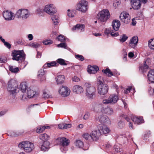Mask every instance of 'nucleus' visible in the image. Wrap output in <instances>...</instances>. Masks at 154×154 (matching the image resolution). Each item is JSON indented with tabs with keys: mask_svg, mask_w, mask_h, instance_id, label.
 I'll list each match as a JSON object with an SVG mask.
<instances>
[{
	"mask_svg": "<svg viewBox=\"0 0 154 154\" xmlns=\"http://www.w3.org/2000/svg\"><path fill=\"white\" fill-rule=\"evenodd\" d=\"M7 89L10 95L14 97L19 91L17 82L14 80L11 79L8 82Z\"/></svg>",
	"mask_w": 154,
	"mask_h": 154,
	"instance_id": "f257e3e1",
	"label": "nucleus"
},
{
	"mask_svg": "<svg viewBox=\"0 0 154 154\" xmlns=\"http://www.w3.org/2000/svg\"><path fill=\"white\" fill-rule=\"evenodd\" d=\"M11 55L12 59L14 60L24 61L25 59V54L23 50H14L12 51Z\"/></svg>",
	"mask_w": 154,
	"mask_h": 154,
	"instance_id": "f03ea898",
	"label": "nucleus"
},
{
	"mask_svg": "<svg viewBox=\"0 0 154 154\" xmlns=\"http://www.w3.org/2000/svg\"><path fill=\"white\" fill-rule=\"evenodd\" d=\"M15 15L17 18L25 20L29 17L30 13L27 9H20L17 11Z\"/></svg>",
	"mask_w": 154,
	"mask_h": 154,
	"instance_id": "7ed1b4c3",
	"label": "nucleus"
},
{
	"mask_svg": "<svg viewBox=\"0 0 154 154\" xmlns=\"http://www.w3.org/2000/svg\"><path fill=\"white\" fill-rule=\"evenodd\" d=\"M18 147L27 152H31L34 147L33 143L29 141H23L20 142L19 144Z\"/></svg>",
	"mask_w": 154,
	"mask_h": 154,
	"instance_id": "20e7f679",
	"label": "nucleus"
},
{
	"mask_svg": "<svg viewBox=\"0 0 154 154\" xmlns=\"http://www.w3.org/2000/svg\"><path fill=\"white\" fill-rule=\"evenodd\" d=\"M84 86L85 88L86 96L89 98H92L95 94V88L88 82L85 83Z\"/></svg>",
	"mask_w": 154,
	"mask_h": 154,
	"instance_id": "39448f33",
	"label": "nucleus"
},
{
	"mask_svg": "<svg viewBox=\"0 0 154 154\" xmlns=\"http://www.w3.org/2000/svg\"><path fill=\"white\" fill-rule=\"evenodd\" d=\"M110 14L107 9H104L100 11L98 13L97 18L101 22H105L110 17Z\"/></svg>",
	"mask_w": 154,
	"mask_h": 154,
	"instance_id": "423d86ee",
	"label": "nucleus"
},
{
	"mask_svg": "<svg viewBox=\"0 0 154 154\" xmlns=\"http://www.w3.org/2000/svg\"><path fill=\"white\" fill-rule=\"evenodd\" d=\"M88 8V3L85 0H81L77 4L76 9L82 13L86 12Z\"/></svg>",
	"mask_w": 154,
	"mask_h": 154,
	"instance_id": "0eeeda50",
	"label": "nucleus"
},
{
	"mask_svg": "<svg viewBox=\"0 0 154 154\" xmlns=\"http://www.w3.org/2000/svg\"><path fill=\"white\" fill-rule=\"evenodd\" d=\"M101 77L97 78L99 85L98 88V92L100 95H104L106 94L108 91V87L106 84H103L102 81L100 80Z\"/></svg>",
	"mask_w": 154,
	"mask_h": 154,
	"instance_id": "6e6552de",
	"label": "nucleus"
},
{
	"mask_svg": "<svg viewBox=\"0 0 154 154\" xmlns=\"http://www.w3.org/2000/svg\"><path fill=\"white\" fill-rule=\"evenodd\" d=\"M119 100L118 96L113 94L110 95L109 98L103 100L102 103L105 104H114L117 103Z\"/></svg>",
	"mask_w": 154,
	"mask_h": 154,
	"instance_id": "1a4fd4ad",
	"label": "nucleus"
},
{
	"mask_svg": "<svg viewBox=\"0 0 154 154\" xmlns=\"http://www.w3.org/2000/svg\"><path fill=\"white\" fill-rule=\"evenodd\" d=\"M58 140L60 141V145L61 146L60 149L61 151L63 152H65L67 150L66 147L69 144V141L65 137L59 138Z\"/></svg>",
	"mask_w": 154,
	"mask_h": 154,
	"instance_id": "9d476101",
	"label": "nucleus"
},
{
	"mask_svg": "<svg viewBox=\"0 0 154 154\" xmlns=\"http://www.w3.org/2000/svg\"><path fill=\"white\" fill-rule=\"evenodd\" d=\"M44 11L49 14L52 15L57 12V10L53 4L46 5L44 8Z\"/></svg>",
	"mask_w": 154,
	"mask_h": 154,
	"instance_id": "9b49d317",
	"label": "nucleus"
},
{
	"mask_svg": "<svg viewBox=\"0 0 154 154\" xmlns=\"http://www.w3.org/2000/svg\"><path fill=\"white\" fill-rule=\"evenodd\" d=\"M120 18L121 21L125 23H128L130 22V16L126 12H122L120 14Z\"/></svg>",
	"mask_w": 154,
	"mask_h": 154,
	"instance_id": "f8f14e48",
	"label": "nucleus"
},
{
	"mask_svg": "<svg viewBox=\"0 0 154 154\" xmlns=\"http://www.w3.org/2000/svg\"><path fill=\"white\" fill-rule=\"evenodd\" d=\"M3 16L5 20H13L15 18L14 14L8 11H3Z\"/></svg>",
	"mask_w": 154,
	"mask_h": 154,
	"instance_id": "ddd939ff",
	"label": "nucleus"
},
{
	"mask_svg": "<svg viewBox=\"0 0 154 154\" xmlns=\"http://www.w3.org/2000/svg\"><path fill=\"white\" fill-rule=\"evenodd\" d=\"M59 91V93L63 97L67 96L70 92L69 89L66 86H62L60 88Z\"/></svg>",
	"mask_w": 154,
	"mask_h": 154,
	"instance_id": "4468645a",
	"label": "nucleus"
},
{
	"mask_svg": "<svg viewBox=\"0 0 154 154\" xmlns=\"http://www.w3.org/2000/svg\"><path fill=\"white\" fill-rule=\"evenodd\" d=\"M102 113L106 114L108 115H111L113 114L114 111L110 106H107L105 107H103L101 109Z\"/></svg>",
	"mask_w": 154,
	"mask_h": 154,
	"instance_id": "2eb2a0df",
	"label": "nucleus"
},
{
	"mask_svg": "<svg viewBox=\"0 0 154 154\" xmlns=\"http://www.w3.org/2000/svg\"><path fill=\"white\" fill-rule=\"evenodd\" d=\"M98 131L102 135L109 133L110 130L106 126L102 125L99 126Z\"/></svg>",
	"mask_w": 154,
	"mask_h": 154,
	"instance_id": "dca6fc26",
	"label": "nucleus"
},
{
	"mask_svg": "<svg viewBox=\"0 0 154 154\" xmlns=\"http://www.w3.org/2000/svg\"><path fill=\"white\" fill-rule=\"evenodd\" d=\"M138 38L137 36H133L130 40L129 45L130 47L134 48L137 45L138 43Z\"/></svg>",
	"mask_w": 154,
	"mask_h": 154,
	"instance_id": "f3484780",
	"label": "nucleus"
},
{
	"mask_svg": "<svg viewBox=\"0 0 154 154\" xmlns=\"http://www.w3.org/2000/svg\"><path fill=\"white\" fill-rule=\"evenodd\" d=\"M131 3L132 8L135 10L140 8L141 5L140 0H131Z\"/></svg>",
	"mask_w": 154,
	"mask_h": 154,
	"instance_id": "a211bd4d",
	"label": "nucleus"
},
{
	"mask_svg": "<svg viewBox=\"0 0 154 154\" xmlns=\"http://www.w3.org/2000/svg\"><path fill=\"white\" fill-rule=\"evenodd\" d=\"M93 110L95 112H101V109L103 107V104L100 103H94L92 104Z\"/></svg>",
	"mask_w": 154,
	"mask_h": 154,
	"instance_id": "6ab92c4d",
	"label": "nucleus"
},
{
	"mask_svg": "<svg viewBox=\"0 0 154 154\" xmlns=\"http://www.w3.org/2000/svg\"><path fill=\"white\" fill-rule=\"evenodd\" d=\"M98 119L101 123L106 124L109 122V119L106 115L102 114L98 117Z\"/></svg>",
	"mask_w": 154,
	"mask_h": 154,
	"instance_id": "aec40b11",
	"label": "nucleus"
},
{
	"mask_svg": "<svg viewBox=\"0 0 154 154\" xmlns=\"http://www.w3.org/2000/svg\"><path fill=\"white\" fill-rule=\"evenodd\" d=\"M101 135L100 131L95 130L92 131L91 137L93 140L96 141Z\"/></svg>",
	"mask_w": 154,
	"mask_h": 154,
	"instance_id": "412c9836",
	"label": "nucleus"
},
{
	"mask_svg": "<svg viewBox=\"0 0 154 154\" xmlns=\"http://www.w3.org/2000/svg\"><path fill=\"white\" fill-rule=\"evenodd\" d=\"M98 70V67L96 66H88L87 68L88 72L90 74H95Z\"/></svg>",
	"mask_w": 154,
	"mask_h": 154,
	"instance_id": "4be33fe9",
	"label": "nucleus"
},
{
	"mask_svg": "<svg viewBox=\"0 0 154 154\" xmlns=\"http://www.w3.org/2000/svg\"><path fill=\"white\" fill-rule=\"evenodd\" d=\"M132 120L134 123H136L137 124H140L144 122L143 118L142 117H136L134 116L131 117Z\"/></svg>",
	"mask_w": 154,
	"mask_h": 154,
	"instance_id": "5701e85b",
	"label": "nucleus"
},
{
	"mask_svg": "<svg viewBox=\"0 0 154 154\" xmlns=\"http://www.w3.org/2000/svg\"><path fill=\"white\" fill-rule=\"evenodd\" d=\"M73 91L77 94H81L84 91L83 88L82 87L79 85H76L73 87Z\"/></svg>",
	"mask_w": 154,
	"mask_h": 154,
	"instance_id": "b1692460",
	"label": "nucleus"
},
{
	"mask_svg": "<svg viewBox=\"0 0 154 154\" xmlns=\"http://www.w3.org/2000/svg\"><path fill=\"white\" fill-rule=\"evenodd\" d=\"M55 80L58 85L63 83L65 80V77L64 75H59L55 78Z\"/></svg>",
	"mask_w": 154,
	"mask_h": 154,
	"instance_id": "393cba45",
	"label": "nucleus"
},
{
	"mask_svg": "<svg viewBox=\"0 0 154 154\" xmlns=\"http://www.w3.org/2000/svg\"><path fill=\"white\" fill-rule=\"evenodd\" d=\"M112 25L114 30L117 31L119 30L120 26V21L118 20H114L112 22Z\"/></svg>",
	"mask_w": 154,
	"mask_h": 154,
	"instance_id": "a878e982",
	"label": "nucleus"
},
{
	"mask_svg": "<svg viewBox=\"0 0 154 154\" xmlns=\"http://www.w3.org/2000/svg\"><path fill=\"white\" fill-rule=\"evenodd\" d=\"M149 60H146L145 61L143 65L140 67V70L141 71L143 72H145L147 71V70L149 69V64L148 63L149 62Z\"/></svg>",
	"mask_w": 154,
	"mask_h": 154,
	"instance_id": "bb28decb",
	"label": "nucleus"
},
{
	"mask_svg": "<svg viewBox=\"0 0 154 154\" xmlns=\"http://www.w3.org/2000/svg\"><path fill=\"white\" fill-rule=\"evenodd\" d=\"M147 76L149 80L151 82L154 83V69L149 71Z\"/></svg>",
	"mask_w": 154,
	"mask_h": 154,
	"instance_id": "cd10ccee",
	"label": "nucleus"
},
{
	"mask_svg": "<svg viewBox=\"0 0 154 154\" xmlns=\"http://www.w3.org/2000/svg\"><path fill=\"white\" fill-rule=\"evenodd\" d=\"M85 26L83 24H77L74 26L72 29L73 31L77 30L80 32L83 31L84 30Z\"/></svg>",
	"mask_w": 154,
	"mask_h": 154,
	"instance_id": "c85d7f7f",
	"label": "nucleus"
},
{
	"mask_svg": "<svg viewBox=\"0 0 154 154\" xmlns=\"http://www.w3.org/2000/svg\"><path fill=\"white\" fill-rule=\"evenodd\" d=\"M50 143L47 141L44 142L41 147L42 151H48L49 149Z\"/></svg>",
	"mask_w": 154,
	"mask_h": 154,
	"instance_id": "c756f323",
	"label": "nucleus"
},
{
	"mask_svg": "<svg viewBox=\"0 0 154 154\" xmlns=\"http://www.w3.org/2000/svg\"><path fill=\"white\" fill-rule=\"evenodd\" d=\"M38 78L40 79L41 81H43L45 79V77L44 75L46 72L44 70L42 69H41L38 71Z\"/></svg>",
	"mask_w": 154,
	"mask_h": 154,
	"instance_id": "7c9ffc66",
	"label": "nucleus"
},
{
	"mask_svg": "<svg viewBox=\"0 0 154 154\" xmlns=\"http://www.w3.org/2000/svg\"><path fill=\"white\" fill-rule=\"evenodd\" d=\"M36 94V92L31 89L30 88H28L27 91V97L29 98L33 97Z\"/></svg>",
	"mask_w": 154,
	"mask_h": 154,
	"instance_id": "2f4dec72",
	"label": "nucleus"
},
{
	"mask_svg": "<svg viewBox=\"0 0 154 154\" xmlns=\"http://www.w3.org/2000/svg\"><path fill=\"white\" fill-rule=\"evenodd\" d=\"M57 63L55 61H52L47 63L43 66L44 68H50L54 66H56Z\"/></svg>",
	"mask_w": 154,
	"mask_h": 154,
	"instance_id": "473e14b6",
	"label": "nucleus"
},
{
	"mask_svg": "<svg viewBox=\"0 0 154 154\" xmlns=\"http://www.w3.org/2000/svg\"><path fill=\"white\" fill-rule=\"evenodd\" d=\"M20 87L21 91L23 93H25L27 86L26 82H23L20 84Z\"/></svg>",
	"mask_w": 154,
	"mask_h": 154,
	"instance_id": "72a5a7b5",
	"label": "nucleus"
},
{
	"mask_svg": "<svg viewBox=\"0 0 154 154\" xmlns=\"http://www.w3.org/2000/svg\"><path fill=\"white\" fill-rule=\"evenodd\" d=\"M102 71L104 74L107 75L109 77H111L113 75V74L108 68H106L105 70L103 69Z\"/></svg>",
	"mask_w": 154,
	"mask_h": 154,
	"instance_id": "f704fd0d",
	"label": "nucleus"
},
{
	"mask_svg": "<svg viewBox=\"0 0 154 154\" xmlns=\"http://www.w3.org/2000/svg\"><path fill=\"white\" fill-rule=\"evenodd\" d=\"M148 44L150 48L154 50V38L150 39L148 41Z\"/></svg>",
	"mask_w": 154,
	"mask_h": 154,
	"instance_id": "c9c22d12",
	"label": "nucleus"
},
{
	"mask_svg": "<svg viewBox=\"0 0 154 154\" xmlns=\"http://www.w3.org/2000/svg\"><path fill=\"white\" fill-rule=\"evenodd\" d=\"M23 132L24 131H23L20 132L18 131L16 132L13 131H12L10 133V135L12 137H16L18 136L21 135L23 133Z\"/></svg>",
	"mask_w": 154,
	"mask_h": 154,
	"instance_id": "e433bc0d",
	"label": "nucleus"
},
{
	"mask_svg": "<svg viewBox=\"0 0 154 154\" xmlns=\"http://www.w3.org/2000/svg\"><path fill=\"white\" fill-rule=\"evenodd\" d=\"M9 70L12 73H16L17 72L19 71L18 67H15L13 66H9Z\"/></svg>",
	"mask_w": 154,
	"mask_h": 154,
	"instance_id": "4c0bfd02",
	"label": "nucleus"
},
{
	"mask_svg": "<svg viewBox=\"0 0 154 154\" xmlns=\"http://www.w3.org/2000/svg\"><path fill=\"white\" fill-rule=\"evenodd\" d=\"M39 137L41 139L45 142L47 141L46 140L48 139L49 136L47 134H41Z\"/></svg>",
	"mask_w": 154,
	"mask_h": 154,
	"instance_id": "58836bf2",
	"label": "nucleus"
},
{
	"mask_svg": "<svg viewBox=\"0 0 154 154\" xmlns=\"http://www.w3.org/2000/svg\"><path fill=\"white\" fill-rule=\"evenodd\" d=\"M52 19L55 25L57 24L59 22V17L58 16L54 15L52 17Z\"/></svg>",
	"mask_w": 154,
	"mask_h": 154,
	"instance_id": "ea45409f",
	"label": "nucleus"
},
{
	"mask_svg": "<svg viewBox=\"0 0 154 154\" xmlns=\"http://www.w3.org/2000/svg\"><path fill=\"white\" fill-rule=\"evenodd\" d=\"M75 146L79 148H82L84 145L83 142L81 140H77L75 143Z\"/></svg>",
	"mask_w": 154,
	"mask_h": 154,
	"instance_id": "a19ab883",
	"label": "nucleus"
},
{
	"mask_svg": "<svg viewBox=\"0 0 154 154\" xmlns=\"http://www.w3.org/2000/svg\"><path fill=\"white\" fill-rule=\"evenodd\" d=\"M28 45L31 47L37 48L40 46V45L38 43L33 42L29 43Z\"/></svg>",
	"mask_w": 154,
	"mask_h": 154,
	"instance_id": "79ce46f5",
	"label": "nucleus"
},
{
	"mask_svg": "<svg viewBox=\"0 0 154 154\" xmlns=\"http://www.w3.org/2000/svg\"><path fill=\"white\" fill-rule=\"evenodd\" d=\"M57 39L58 41L63 42L65 41L66 39L65 36L63 35H60L57 37Z\"/></svg>",
	"mask_w": 154,
	"mask_h": 154,
	"instance_id": "37998d69",
	"label": "nucleus"
},
{
	"mask_svg": "<svg viewBox=\"0 0 154 154\" xmlns=\"http://www.w3.org/2000/svg\"><path fill=\"white\" fill-rule=\"evenodd\" d=\"M57 63L62 65H66V63L65 62V60L62 59L60 58L57 60Z\"/></svg>",
	"mask_w": 154,
	"mask_h": 154,
	"instance_id": "c03bdc74",
	"label": "nucleus"
},
{
	"mask_svg": "<svg viewBox=\"0 0 154 154\" xmlns=\"http://www.w3.org/2000/svg\"><path fill=\"white\" fill-rule=\"evenodd\" d=\"M67 11V14L69 17H72L74 16L75 12L74 11L68 9Z\"/></svg>",
	"mask_w": 154,
	"mask_h": 154,
	"instance_id": "a18cd8bd",
	"label": "nucleus"
},
{
	"mask_svg": "<svg viewBox=\"0 0 154 154\" xmlns=\"http://www.w3.org/2000/svg\"><path fill=\"white\" fill-rule=\"evenodd\" d=\"M45 129V128L44 126H41L38 127L36 130V132L37 133H41L44 131Z\"/></svg>",
	"mask_w": 154,
	"mask_h": 154,
	"instance_id": "49530a36",
	"label": "nucleus"
},
{
	"mask_svg": "<svg viewBox=\"0 0 154 154\" xmlns=\"http://www.w3.org/2000/svg\"><path fill=\"white\" fill-rule=\"evenodd\" d=\"M150 134V131H147L144 134L143 139L147 140L148 139L149 135Z\"/></svg>",
	"mask_w": 154,
	"mask_h": 154,
	"instance_id": "de8ad7c7",
	"label": "nucleus"
},
{
	"mask_svg": "<svg viewBox=\"0 0 154 154\" xmlns=\"http://www.w3.org/2000/svg\"><path fill=\"white\" fill-rule=\"evenodd\" d=\"M131 90H133L134 91V89H132V87L131 86L128 87V88L124 90V93L127 94L130 92Z\"/></svg>",
	"mask_w": 154,
	"mask_h": 154,
	"instance_id": "09e8293b",
	"label": "nucleus"
},
{
	"mask_svg": "<svg viewBox=\"0 0 154 154\" xmlns=\"http://www.w3.org/2000/svg\"><path fill=\"white\" fill-rule=\"evenodd\" d=\"M125 124L124 122L122 121L118 122V127L119 128H122L124 126Z\"/></svg>",
	"mask_w": 154,
	"mask_h": 154,
	"instance_id": "8fccbe9b",
	"label": "nucleus"
},
{
	"mask_svg": "<svg viewBox=\"0 0 154 154\" xmlns=\"http://www.w3.org/2000/svg\"><path fill=\"white\" fill-rule=\"evenodd\" d=\"M57 47H58L64 48L65 49H67V46L66 45V43H60L57 45Z\"/></svg>",
	"mask_w": 154,
	"mask_h": 154,
	"instance_id": "3c124183",
	"label": "nucleus"
},
{
	"mask_svg": "<svg viewBox=\"0 0 154 154\" xmlns=\"http://www.w3.org/2000/svg\"><path fill=\"white\" fill-rule=\"evenodd\" d=\"M128 37L125 35H123L122 38L120 39V42H125L128 38Z\"/></svg>",
	"mask_w": 154,
	"mask_h": 154,
	"instance_id": "603ef678",
	"label": "nucleus"
},
{
	"mask_svg": "<svg viewBox=\"0 0 154 154\" xmlns=\"http://www.w3.org/2000/svg\"><path fill=\"white\" fill-rule=\"evenodd\" d=\"M75 57L77 59L81 61H83L84 60V57L82 55L79 54L76 55Z\"/></svg>",
	"mask_w": 154,
	"mask_h": 154,
	"instance_id": "864d4df0",
	"label": "nucleus"
},
{
	"mask_svg": "<svg viewBox=\"0 0 154 154\" xmlns=\"http://www.w3.org/2000/svg\"><path fill=\"white\" fill-rule=\"evenodd\" d=\"M5 46L8 49L11 48V45L8 42H5V41L3 42Z\"/></svg>",
	"mask_w": 154,
	"mask_h": 154,
	"instance_id": "5fc2aeb1",
	"label": "nucleus"
},
{
	"mask_svg": "<svg viewBox=\"0 0 154 154\" xmlns=\"http://www.w3.org/2000/svg\"><path fill=\"white\" fill-rule=\"evenodd\" d=\"M52 42H53L51 40H49L44 41L43 42V44L45 45H48L51 44Z\"/></svg>",
	"mask_w": 154,
	"mask_h": 154,
	"instance_id": "6e6d98bb",
	"label": "nucleus"
},
{
	"mask_svg": "<svg viewBox=\"0 0 154 154\" xmlns=\"http://www.w3.org/2000/svg\"><path fill=\"white\" fill-rule=\"evenodd\" d=\"M90 116V114L88 112L86 113L85 114L84 116V119L85 120L88 119L89 118Z\"/></svg>",
	"mask_w": 154,
	"mask_h": 154,
	"instance_id": "4d7b16f0",
	"label": "nucleus"
},
{
	"mask_svg": "<svg viewBox=\"0 0 154 154\" xmlns=\"http://www.w3.org/2000/svg\"><path fill=\"white\" fill-rule=\"evenodd\" d=\"M116 31H115V30H111V35L112 36H116L118 35V33H116Z\"/></svg>",
	"mask_w": 154,
	"mask_h": 154,
	"instance_id": "13d9d810",
	"label": "nucleus"
},
{
	"mask_svg": "<svg viewBox=\"0 0 154 154\" xmlns=\"http://www.w3.org/2000/svg\"><path fill=\"white\" fill-rule=\"evenodd\" d=\"M72 80L74 82H77L80 81V79L77 76H74L72 78Z\"/></svg>",
	"mask_w": 154,
	"mask_h": 154,
	"instance_id": "bf43d9fd",
	"label": "nucleus"
},
{
	"mask_svg": "<svg viewBox=\"0 0 154 154\" xmlns=\"http://www.w3.org/2000/svg\"><path fill=\"white\" fill-rule=\"evenodd\" d=\"M42 97L44 98H48L50 97V95L46 92H44Z\"/></svg>",
	"mask_w": 154,
	"mask_h": 154,
	"instance_id": "052dcab7",
	"label": "nucleus"
},
{
	"mask_svg": "<svg viewBox=\"0 0 154 154\" xmlns=\"http://www.w3.org/2000/svg\"><path fill=\"white\" fill-rule=\"evenodd\" d=\"M90 137H91V135L88 133H85L83 135V137L86 140H88Z\"/></svg>",
	"mask_w": 154,
	"mask_h": 154,
	"instance_id": "680f3d73",
	"label": "nucleus"
},
{
	"mask_svg": "<svg viewBox=\"0 0 154 154\" xmlns=\"http://www.w3.org/2000/svg\"><path fill=\"white\" fill-rule=\"evenodd\" d=\"M111 30H110V28H106L105 30V33L107 35L109 34V33L111 34Z\"/></svg>",
	"mask_w": 154,
	"mask_h": 154,
	"instance_id": "e2e57ef3",
	"label": "nucleus"
},
{
	"mask_svg": "<svg viewBox=\"0 0 154 154\" xmlns=\"http://www.w3.org/2000/svg\"><path fill=\"white\" fill-rule=\"evenodd\" d=\"M27 37L30 41L32 40L33 38L32 35L31 34H28L27 35Z\"/></svg>",
	"mask_w": 154,
	"mask_h": 154,
	"instance_id": "0e129e2a",
	"label": "nucleus"
},
{
	"mask_svg": "<svg viewBox=\"0 0 154 154\" xmlns=\"http://www.w3.org/2000/svg\"><path fill=\"white\" fill-rule=\"evenodd\" d=\"M84 127V125L82 124H79L76 128L77 129H80L83 128Z\"/></svg>",
	"mask_w": 154,
	"mask_h": 154,
	"instance_id": "69168bd1",
	"label": "nucleus"
},
{
	"mask_svg": "<svg viewBox=\"0 0 154 154\" xmlns=\"http://www.w3.org/2000/svg\"><path fill=\"white\" fill-rule=\"evenodd\" d=\"M125 135V136L126 138H127L128 140L129 139V138L131 137L130 134L128 132H127Z\"/></svg>",
	"mask_w": 154,
	"mask_h": 154,
	"instance_id": "338daca9",
	"label": "nucleus"
},
{
	"mask_svg": "<svg viewBox=\"0 0 154 154\" xmlns=\"http://www.w3.org/2000/svg\"><path fill=\"white\" fill-rule=\"evenodd\" d=\"M16 42L18 45H22L23 43L21 39L18 40L16 41Z\"/></svg>",
	"mask_w": 154,
	"mask_h": 154,
	"instance_id": "774afa93",
	"label": "nucleus"
}]
</instances>
